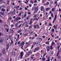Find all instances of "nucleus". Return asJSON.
I'll return each instance as SVG.
<instances>
[{
    "label": "nucleus",
    "instance_id": "1",
    "mask_svg": "<svg viewBox=\"0 0 61 61\" xmlns=\"http://www.w3.org/2000/svg\"><path fill=\"white\" fill-rule=\"evenodd\" d=\"M30 53L32 54V52H31V51H29L28 52L26 55V57L28 56H29V55H30Z\"/></svg>",
    "mask_w": 61,
    "mask_h": 61
},
{
    "label": "nucleus",
    "instance_id": "2",
    "mask_svg": "<svg viewBox=\"0 0 61 61\" xmlns=\"http://www.w3.org/2000/svg\"><path fill=\"white\" fill-rule=\"evenodd\" d=\"M41 11H43L44 10V8L43 6H41Z\"/></svg>",
    "mask_w": 61,
    "mask_h": 61
},
{
    "label": "nucleus",
    "instance_id": "3",
    "mask_svg": "<svg viewBox=\"0 0 61 61\" xmlns=\"http://www.w3.org/2000/svg\"><path fill=\"white\" fill-rule=\"evenodd\" d=\"M14 22H17V21H18V18L17 17L15 18L14 20Z\"/></svg>",
    "mask_w": 61,
    "mask_h": 61
},
{
    "label": "nucleus",
    "instance_id": "4",
    "mask_svg": "<svg viewBox=\"0 0 61 61\" xmlns=\"http://www.w3.org/2000/svg\"><path fill=\"white\" fill-rule=\"evenodd\" d=\"M22 57H23V56L20 55V56L18 58V59H21L22 58Z\"/></svg>",
    "mask_w": 61,
    "mask_h": 61
},
{
    "label": "nucleus",
    "instance_id": "5",
    "mask_svg": "<svg viewBox=\"0 0 61 61\" xmlns=\"http://www.w3.org/2000/svg\"><path fill=\"white\" fill-rule=\"evenodd\" d=\"M38 10L37 9H36L35 10L34 12V14H35L36 13V12H37Z\"/></svg>",
    "mask_w": 61,
    "mask_h": 61
},
{
    "label": "nucleus",
    "instance_id": "6",
    "mask_svg": "<svg viewBox=\"0 0 61 61\" xmlns=\"http://www.w3.org/2000/svg\"><path fill=\"white\" fill-rule=\"evenodd\" d=\"M20 55L22 56H23V55H24V52H23V51H22L21 52Z\"/></svg>",
    "mask_w": 61,
    "mask_h": 61
},
{
    "label": "nucleus",
    "instance_id": "7",
    "mask_svg": "<svg viewBox=\"0 0 61 61\" xmlns=\"http://www.w3.org/2000/svg\"><path fill=\"white\" fill-rule=\"evenodd\" d=\"M3 42V40L2 38H0V43H2Z\"/></svg>",
    "mask_w": 61,
    "mask_h": 61
},
{
    "label": "nucleus",
    "instance_id": "8",
    "mask_svg": "<svg viewBox=\"0 0 61 61\" xmlns=\"http://www.w3.org/2000/svg\"><path fill=\"white\" fill-rule=\"evenodd\" d=\"M49 3L48 2H47V3H46V4H44V5L45 6H46V5H49Z\"/></svg>",
    "mask_w": 61,
    "mask_h": 61
},
{
    "label": "nucleus",
    "instance_id": "9",
    "mask_svg": "<svg viewBox=\"0 0 61 61\" xmlns=\"http://www.w3.org/2000/svg\"><path fill=\"white\" fill-rule=\"evenodd\" d=\"M39 49V47H37L36 49H35V50L36 51H37Z\"/></svg>",
    "mask_w": 61,
    "mask_h": 61
},
{
    "label": "nucleus",
    "instance_id": "10",
    "mask_svg": "<svg viewBox=\"0 0 61 61\" xmlns=\"http://www.w3.org/2000/svg\"><path fill=\"white\" fill-rule=\"evenodd\" d=\"M50 9H50V8H49V7L47 8L46 9V11H48V10H50Z\"/></svg>",
    "mask_w": 61,
    "mask_h": 61
},
{
    "label": "nucleus",
    "instance_id": "11",
    "mask_svg": "<svg viewBox=\"0 0 61 61\" xmlns=\"http://www.w3.org/2000/svg\"><path fill=\"white\" fill-rule=\"evenodd\" d=\"M24 42L22 41V42L21 44V46H24Z\"/></svg>",
    "mask_w": 61,
    "mask_h": 61
},
{
    "label": "nucleus",
    "instance_id": "12",
    "mask_svg": "<svg viewBox=\"0 0 61 61\" xmlns=\"http://www.w3.org/2000/svg\"><path fill=\"white\" fill-rule=\"evenodd\" d=\"M10 36L9 35H8L7 36V38L8 39H10Z\"/></svg>",
    "mask_w": 61,
    "mask_h": 61
},
{
    "label": "nucleus",
    "instance_id": "13",
    "mask_svg": "<svg viewBox=\"0 0 61 61\" xmlns=\"http://www.w3.org/2000/svg\"><path fill=\"white\" fill-rule=\"evenodd\" d=\"M35 55L34 54L31 56V59H33V56H35Z\"/></svg>",
    "mask_w": 61,
    "mask_h": 61
},
{
    "label": "nucleus",
    "instance_id": "14",
    "mask_svg": "<svg viewBox=\"0 0 61 61\" xmlns=\"http://www.w3.org/2000/svg\"><path fill=\"white\" fill-rule=\"evenodd\" d=\"M27 24V22H25L23 24V26L24 25H26Z\"/></svg>",
    "mask_w": 61,
    "mask_h": 61
},
{
    "label": "nucleus",
    "instance_id": "15",
    "mask_svg": "<svg viewBox=\"0 0 61 61\" xmlns=\"http://www.w3.org/2000/svg\"><path fill=\"white\" fill-rule=\"evenodd\" d=\"M33 26V25H31L29 27V29H31Z\"/></svg>",
    "mask_w": 61,
    "mask_h": 61
},
{
    "label": "nucleus",
    "instance_id": "16",
    "mask_svg": "<svg viewBox=\"0 0 61 61\" xmlns=\"http://www.w3.org/2000/svg\"><path fill=\"white\" fill-rule=\"evenodd\" d=\"M2 53L3 54H5V50H3L2 51Z\"/></svg>",
    "mask_w": 61,
    "mask_h": 61
},
{
    "label": "nucleus",
    "instance_id": "17",
    "mask_svg": "<svg viewBox=\"0 0 61 61\" xmlns=\"http://www.w3.org/2000/svg\"><path fill=\"white\" fill-rule=\"evenodd\" d=\"M0 14L1 15H5V14H4V12H1L0 13Z\"/></svg>",
    "mask_w": 61,
    "mask_h": 61
},
{
    "label": "nucleus",
    "instance_id": "18",
    "mask_svg": "<svg viewBox=\"0 0 61 61\" xmlns=\"http://www.w3.org/2000/svg\"><path fill=\"white\" fill-rule=\"evenodd\" d=\"M22 32V30H19L18 31V33H21Z\"/></svg>",
    "mask_w": 61,
    "mask_h": 61
},
{
    "label": "nucleus",
    "instance_id": "19",
    "mask_svg": "<svg viewBox=\"0 0 61 61\" xmlns=\"http://www.w3.org/2000/svg\"><path fill=\"white\" fill-rule=\"evenodd\" d=\"M52 11L53 12L55 11V8H53L52 9Z\"/></svg>",
    "mask_w": 61,
    "mask_h": 61
},
{
    "label": "nucleus",
    "instance_id": "20",
    "mask_svg": "<svg viewBox=\"0 0 61 61\" xmlns=\"http://www.w3.org/2000/svg\"><path fill=\"white\" fill-rule=\"evenodd\" d=\"M54 28L55 29H56V28H57V26H55V25H54Z\"/></svg>",
    "mask_w": 61,
    "mask_h": 61
},
{
    "label": "nucleus",
    "instance_id": "21",
    "mask_svg": "<svg viewBox=\"0 0 61 61\" xmlns=\"http://www.w3.org/2000/svg\"><path fill=\"white\" fill-rule=\"evenodd\" d=\"M15 52H12V55L13 56H15Z\"/></svg>",
    "mask_w": 61,
    "mask_h": 61
},
{
    "label": "nucleus",
    "instance_id": "22",
    "mask_svg": "<svg viewBox=\"0 0 61 61\" xmlns=\"http://www.w3.org/2000/svg\"><path fill=\"white\" fill-rule=\"evenodd\" d=\"M3 60H4V58H1L0 59V61H3Z\"/></svg>",
    "mask_w": 61,
    "mask_h": 61
},
{
    "label": "nucleus",
    "instance_id": "23",
    "mask_svg": "<svg viewBox=\"0 0 61 61\" xmlns=\"http://www.w3.org/2000/svg\"><path fill=\"white\" fill-rule=\"evenodd\" d=\"M36 42H33V45H36Z\"/></svg>",
    "mask_w": 61,
    "mask_h": 61
},
{
    "label": "nucleus",
    "instance_id": "24",
    "mask_svg": "<svg viewBox=\"0 0 61 61\" xmlns=\"http://www.w3.org/2000/svg\"><path fill=\"white\" fill-rule=\"evenodd\" d=\"M9 45L10 46H11L12 45V44H11V43L10 42L9 43Z\"/></svg>",
    "mask_w": 61,
    "mask_h": 61
},
{
    "label": "nucleus",
    "instance_id": "25",
    "mask_svg": "<svg viewBox=\"0 0 61 61\" xmlns=\"http://www.w3.org/2000/svg\"><path fill=\"white\" fill-rule=\"evenodd\" d=\"M56 16H57V15L56 14L55 15V20H56Z\"/></svg>",
    "mask_w": 61,
    "mask_h": 61
},
{
    "label": "nucleus",
    "instance_id": "26",
    "mask_svg": "<svg viewBox=\"0 0 61 61\" xmlns=\"http://www.w3.org/2000/svg\"><path fill=\"white\" fill-rule=\"evenodd\" d=\"M39 40L40 41H41L42 40V38H39Z\"/></svg>",
    "mask_w": 61,
    "mask_h": 61
},
{
    "label": "nucleus",
    "instance_id": "27",
    "mask_svg": "<svg viewBox=\"0 0 61 61\" xmlns=\"http://www.w3.org/2000/svg\"><path fill=\"white\" fill-rule=\"evenodd\" d=\"M40 42H38L37 44V46H39V45H40Z\"/></svg>",
    "mask_w": 61,
    "mask_h": 61
},
{
    "label": "nucleus",
    "instance_id": "28",
    "mask_svg": "<svg viewBox=\"0 0 61 61\" xmlns=\"http://www.w3.org/2000/svg\"><path fill=\"white\" fill-rule=\"evenodd\" d=\"M1 10L2 11L4 12V11H5V9H2Z\"/></svg>",
    "mask_w": 61,
    "mask_h": 61
},
{
    "label": "nucleus",
    "instance_id": "29",
    "mask_svg": "<svg viewBox=\"0 0 61 61\" xmlns=\"http://www.w3.org/2000/svg\"><path fill=\"white\" fill-rule=\"evenodd\" d=\"M37 16V15H36V14H35L34 16V18H36V17Z\"/></svg>",
    "mask_w": 61,
    "mask_h": 61
},
{
    "label": "nucleus",
    "instance_id": "30",
    "mask_svg": "<svg viewBox=\"0 0 61 61\" xmlns=\"http://www.w3.org/2000/svg\"><path fill=\"white\" fill-rule=\"evenodd\" d=\"M36 8V7H33L32 8V10H35Z\"/></svg>",
    "mask_w": 61,
    "mask_h": 61
},
{
    "label": "nucleus",
    "instance_id": "31",
    "mask_svg": "<svg viewBox=\"0 0 61 61\" xmlns=\"http://www.w3.org/2000/svg\"><path fill=\"white\" fill-rule=\"evenodd\" d=\"M55 39H56V38H57V39L59 38V36H57L56 37H55Z\"/></svg>",
    "mask_w": 61,
    "mask_h": 61
},
{
    "label": "nucleus",
    "instance_id": "32",
    "mask_svg": "<svg viewBox=\"0 0 61 61\" xmlns=\"http://www.w3.org/2000/svg\"><path fill=\"white\" fill-rule=\"evenodd\" d=\"M33 23V22L32 21H31L29 23V24H32V23Z\"/></svg>",
    "mask_w": 61,
    "mask_h": 61
},
{
    "label": "nucleus",
    "instance_id": "33",
    "mask_svg": "<svg viewBox=\"0 0 61 61\" xmlns=\"http://www.w3.org/2000/svg\"><path fill=\"white\" fill-rule=\"evenodd\" d=\"M17 18H18V19L19 20H20L21 19V18L20 17H17Z\"/></svg>",
    "mask_w": 61,
    "mask_h": 61
},
{
    "label": "nucleus",
    "instance_id": "34",
    "mask_svg": "<svg viewBox=\"0 0 61 61\" xmlns=\"http://www.w3.org/2000/svg\"><path fill=\"white\" fill-rule=\"evenodd\" d=\"M30 43V41H29V42L26 43V45H27V44H29Z\"/></svg>",
    "mask_w": 61,
    "mask_h": 61
},
{
    "label": "nucleus",
    "instance_id": "35",
    "mask_svg": "<svg viewBox=\"0 0 61 61\" xmlns=\"http://www.w3.org/2000/svg\"><path fill=\"white\" fill-rule=\"evenodd\" d=\"M18 22H17L15 24V26H17V25H18Z\"/></svg>",
    "mask_w": 61,
    "mask_h": 61
},
{
    "label": "nucleus",
    "instance_id": "36",
    "mask_svg": "<svg viewBox=\"0 0 61 61\" xmlns=\"http://www.w3.org/2000/svg\"><path fill=\"white\" fill-rule=\"evenodd\" d=\"M32 46L31 48L30 49H32L33 48V47H34V46L33 45H31Z\"/></svg>",
    "mask_w": 61,
    "mask_h": 61
},
{
    "label": "nucleus",
    "instance_id": "37",
    "mask_svg": "<svg viewBox=\"0 0 61 61\" xmlns=\"http://www.w3.org/2000/svg\"><path fill=\"white\" fill-rule=\"evenodd\" d=\"M49 48H50V47L49 46H47L46 47V48H47V49H49Z\"/></svg>",
    "mask_w": 61,
    "mask_h": 61
},
{
    "label": "nucleus",
    "instance_id": "38",
    "mask_svg": "<svg viewBox=\"0 0 61 61\" xmlns=\"http://www.w3.org/2000/svg\"><path fill=\"white\" fill-rule=\"evenodd\" d=\"M19 36H20V35H17V36L18 37V39H19V37H19Z\"/></svg>",
    "mask_w": 61,
    "mask_h": 61
},
{
    "label": "nucleus",
    "instance_id": "39",
    "mask_svg": "<svg viewBox=\"0 0 61 61\" xmlns=\"http://www.w3.org/2000/svg\"><path fill=\"white\" fill-rule=\"evenodd\" d=\"M51 16H52V17H53V14L52 13H51Z\"/></svg>",
    "mask_w": 61,
    "mask_h": 61
},
{
    "label": "nucleus",
    "instance_id": "40",
    "mask_svg": "<svg viewBox=\"0 0 61 61\" xmlns=\"http://www.w3.org/2000/svg\"><path fill=\"white\" fill-rule=\"evenodd\" d=\"M55 31V30L54 29H52V31L53 32H54V31Z\"/></svg>",
    "mask_w": 61,
    "mask_h": 61
},
{
    "label": "nucleus",
    "instance_id": "41",
    "mask_svg": "<svg viewBox=\"0 0 61 61\" xmlns=\"http://www.w3.org/2000/svg\"><path fill=\"white\" fill-rule=\"evenodd\" d=\"M14 8L15 9H17V7L16 6H14Z\"/></svg>",
    "mask_w": 61,
    "mask_h": 61
},
{
    "label": "nucleus",
    "instance_id": "42",
    "mask_svg": "<svg viewBox=\"0 0 61 61\" xmlns=\"http://www.w3.org/2000/svg\"><path fill=\"white\" fill-rule=\"evenodd\" d=\"M15 12L14 11H13L12 12V14L13 15H14L15 14Z\"/></svg>",
    "mask_w": 61,
    "mask_h": 61
},
{
    "label": "nucleus",
    "instance_id": "43",
    "mask_svg": "<svg viewBox=\"0 0 61 61\" xmlns=\"http://www.w3.org/2000/svg\"><path fill=\"white\" fill-rule=\"evenodd\" d=\"M31 34H32V35H34V34H35V32H31Z\"/></svg>",
    "mask_w": 61,
    "mask_h": 61
},
{
    "label": "nucleus",
    "instance_id": "44",
    "mask_svg": "<svg viewBox=\"0 0 61 61\" xmlns=\"http://www.w3.org/2000/svg\"><path fill=\"white\" fill-rule=\"evenodd\" d=\"M36 26H37V25H34V27L35 28H36Z\"/></svg>",
    "mask_w": 61,
    "mask_h": 61
},
{
    "label": "nucleus",
    "instance_id": "45",
    "mask_svg": "<svg viewBox=\"0 0 61 61\" xmlns=\"http://www.w3.org/2000/svg\"><path fill=\"white\" fill-rule=\"evenodd\" d=\"M0 23H3V21H2V20H1L0 19Z\"/></svg>",
    "mask_w": 61,
    "mask_h": 61
},
{
    "label": "nucleus",
    "instance_id": "46",
    "mask_svg": "<svg viewBox=\"0 0 61 61\" xmlns=\"http://www.w3.org/2000/svg\"><path fill=\"white\" fill-rule=\"evenodd\" d=\"M29 6H30V7H31V6H32V5L31 4H29Z\"/></svg>",
    "mask_w": 61,
    "mask_h": 61
},
{
    "label": "nucleus",
    "instance_id": "47",
    "mask_svg": "<svg viewBox=\"0 0 61 61\" xmlns=\"http://www.w3.org/2000/svg\"><path fill=\"white\" fill-rule=\"evenodd\" d=\"M45 59H46V58H43L42 59V60L43 61H45Z\"/></svg>",
    "mask_w": 61,
    "mask_h": 61
},
{
    "label": "nucleus",
    "instance_id": "48",
    "mask_svg": "<svg viewBox=\"0 0 61 61\" xmlns=\"http://www.w3.org/2000/svg\"><path fill=\"white\" fill-rule=\"evenodd\" d=\"M37 27L38 28H39L40 27H39V25H37Z\"/></svg>",
    "mask_w": 61,
    "mask_h": 61
},
{
    "label": "nucleus",
    "instance_id": "49",
    "mask_svg": "<svg viewBox=\"0 0 61 61\" xmlns=\"http://www.w3.org/2000/svg\"><path fill=\"white\" fill-rule=\"evenodd\" d=\"M20 43V41H19V42H18V43H17V44L18 45Z\"/></svg>",
    "mask_w": 61,
    "mask_h": 61
},
{
    "label": "nucleus",
    "instance_id": "50",
    "mask_svg": "<svg viewBox=\"0 0 61 61\" xmlns=\"http://www.w3.org/2000/svg\"><path fill=\"white\" fill-rule=\"evenodd\" d=\"M45 44H48L49 45V43L48 42H45Z\"/></svg>",
    "mask_w": 61,
    "mask_h": 61
},
{
    "label": "nucleus",
    "instance_id": "51",
    "mask_svg": "<svg viewBox=\"0 0 61 61\" xmlns=\"http://www.w3.org/2000/svg\"><path fill=\"white\" fill-rule=\"evenodd\" d=\"M7 47L6 48H7H7H9V46H8V45H7Z\"/></svg>",
    "mask_w": 61,
    "mask_h": 61
},
{
    "label": "nucleus",
    "instance_id": "52",
    "mask_svg": "<svg viewBox=\"0 0 61 61\" xmlns=\"http://www.w3.org/2000/svg\"><path fill=\"white\" fill-rule=\"evenodd\" d=\"M52 46L51 45V46L50 49H52Z\"/></svg>",
    "mask_w": 61,
    "mask_h": 61
},
{
    "label": "nucleus",
    "instance_id": "53",
    "mask_svg": "<svg viewBox=\"0 0 61 61\" xmlns=\"http://www.w3.org/2000/svg\"><path fill=\"white\" fill-rule=\"evenodd\" d=\"M21 25H22V24H21L19 26V28L21 26Z\"/></svg>",
    "mask_w": 61,
    "mask_h": 61
},
{
    "label": "nucleus",
    "instance_id": "54",
    "mask_svg": "<svg viewBox=\"0 0 61 61\" xmlns=\"http://www.w3.org/2000/svg\"><path fill=\"white\" fill-rule=\"evenodd\" d=\"M6 30L7 32H8V29H6Z\"/></svg>",
    "mask_w": 61,
    "mask_h": 61
},
{
    "label": "nucleus",
    "instance_id": "55",
    "mask_svg": "<svg viewBox=\"0 0 61 61\" xmlns=\"http://www.w3.org/2000/svg\"><path fill=\"white\" fill-rule=\"evenodd\" d=\"M54 45V41H53L52 42V45Z\"/></svg>",
    "mask_w": 61,
    "mask_h": 61
},
{
    "label": "nucleus",
    "instance_id": "56",
    "mask_svg": "<svg viewBox=\"0 0 61 61\" xmlns=\"http://www.w3.org/2000/svg\"><path fill=\"white\" fill-rule=\"evenodd\" d=\"M37 1L36 0H35L34 1V3H37Z\"/></svg>",
    "mask_w": 61,
    "mask_h": 61
},
{
    "label": "nucleus",
    "instance_id": "57",
    "mask_svg": "<svg viewBox=\"0 0 61 61\" xmlns=\"http://www.w3.org/2000/svg\"><path fill=\"white\" fill-rule=\"evenodd\" d=\"M61 9L60 8L59 10V12H61Z\"/></svg>",
    "mask_w": 61,
    "mask_h": 61
},
{
    "label": "nucleus",
    "instance_id": "58",
    "mask_svg": "<svg viewBox=\"0 0 61 61\" xmlns=\"http://www.w3.org/2000/svg\"><path fill=\"white\" fill-rule=\"evenodd\" d=\"M24 36H27V35H26V34H24Z\"/></svg>",
    "mask_w": 61,
    "mask_h": 61
},
{
    "label": "nucleus",
    "instance_id": "59",
    "mask_svg": "<svg viewBox=\"0 0 61 61\" xmlns=\"http://www.w3.org/2000/svg\"><path fill=\"white\" fill-rule=\"evenodd\" d=\"M46 53H45V54H44V55H43V56H46Z\"/></svg>",
    "mask_w": 61,
    "mask_h": 61
},
{
    "label": "nucleus",
    "instance_id": "60",
    "mask_svg": "<svg viewBox=\"0 0 61 61\" xmlns=\"http://www.w3.org/2000/svg\"><path fill=\"white\" fill-rule=\"evenodd\" d=\"M49 26H52V24H49Z\"/></svg>",
    "mask_w": 61,
    "mask_h": 61
},
{
    "label": "nucleus",
    "instance_id": "61",
    "mask_svg": "<svg viewBox=\"0 0 61 61\" xmlns=\"http://www.w3.org/2000/svg\"><path fill=\"white\" fill-rule=\"evenodd\" d=\"M11 27H14V25H11Z\"/></svg>",
    "mask_w": 61,
    "mask_h": 61
},
{
    "label": "nucleus",
    "instance_id": "62",
    "mask_svg": "<svg viewBox=\"0 0 61 61\" xmlns=\"http://www.w3.org/2000/svg\"><path fill=\"white\" fill-rule=\"evenodd\" d=\"M45 36H42V38H45Z\"/></svg>",
    "mask_w": 61,
    "mask_h": 61
},
{
    "label": "nucleus",
    "instance_id": "63",
    "mask_svg": "<svg viewBox=\"0 0 61 61\" xmlns=\"http://www.w3.org/2000/svg\"><path fill=\"white\" fill-rule=\"evenodd\" d=\"M13 30H11V31L10 32V33H13Z\"/></svg>",
    "mask_w": 61,
    "mask_h": 61
},
{
    "label": "nucleus",
    "instance_id": "64",
    "mask_svg": "<svg viewBox=\"0 0 61 61\" xmlns=\"http://www.w3.org/2000/svg\"><path fill=\"white\" fill-rule=\"evenodd\" d=\"M42 25V23L41 22L40 23V25Z\"/></svg>",
    "mask_w": 61,
    "mask_h": 61
}]
</instances>
